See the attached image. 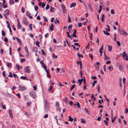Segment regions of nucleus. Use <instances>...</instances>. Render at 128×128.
I'll use <instances>...</instances> for the list:
<instances>
[{
	"label": "nucleus",
	"instance_id": "1",
	"mask_svg": "<svg viewBox=\"0 0 128 128\" xmlns=\"http://www.w3.org/2000/svg\"><path fill=\"white\" fill-rule=\"evenodd\" d=\"M49 107V105L45 103V107H44V110L45 112H47L48 111V108Z\"/></svg>",
	"mask_w": 128,
	"mask_h": 128
},
{
	"label": "nucleus",
	"instance_id": "2",
	"mask_svg": "<svg viewBox=\"0 0 128 128\" xmlns=\"http://www.w3.org/2000/svg\"><path fill=\"white\" fill-rule=\"evenodd\" d=\"M29 66H27L24 68V72L26 73H29L30 72V70L29 69Z\"/></svg>",
	"mask_w": 128,
	"mask_h": 128
},
{
	"label": "nucleus",
	"instance_id": "3",
	"mask_svg": "<svg viewBox=\"0 0 128 128\" xmlns=\"http://www.w3.org/2000/svg\"><path fill=\"white\" fill-rule=\"evenodd\" d=\"M35 94V92H32L30 94V95L31 97L34 98H36Z\"/></svg>",
	"mask_w": 128,
	"mask_h": 128
},
{
	"label": "nucleus",
	"instance_id": "4",
	"mask_svg": "<svg viewBox=\"0 0 128 128\" xmlns=\"http://www.w3.org/2000/svg\"><path fill=\"white\" fill-rule=\"evenodd\" d=\"M19 88L20 89V90L22 91H23L25 90L26 89L24 86H19Z\"/></svg>",
	"mask_w": 128,
	"mask_h": 128
},
{
	"label": "nucleus",
	"instance_id": "5",
	"mask_svg": "<svg viewBox=\"0 0 128 128\" xmlns=\"http://www.w3.org/2000/svg\"><path fill=\"white\" fill-rule=\"evenodd\" d=\"M26 16L32 19L33 18L30 15V13L28 11L26 12Z\"/></svg>",
	"mask_w": 128,
	"mask_h": 128
},
{
	"label": "nucleus",
	"instance_id": "6",
	"mask_svg": "<svg viewBox=\"0 0 128 128\" xmlns=\"http://www.w3.org/2000/svg\"><path fill=\"white\" fill-rule=\"evenodd\" d=\"M123 66L122 65H119V69L120 70L122 71L123 70Z\"/></svg>",
	"mask_w": 128,
	"mask_h": 128
},
{
	"label": "nucleus",
	"instance_id": "7",
	"mask_svg": "<svg viewBox=\"0 0 128 128\" xmlns=\"http://www.w3.org/2000/svg\"><path fill=\"white\" fill-rule=\"evenodd\" d=\"M9 112L10 117L12 118H13V116L12 114V110L10 109H9Z\"/></svg>",
	"mask_w": 128,
	"mask_h": 128
},
{
	"label": "nucleus",
	"instance_id": "8",
	"mask_svg": "<svg viewBox=\"0 0 128 128\" xmlns=\"http://www.w3.org/2000/svg\"><path fill=\"white\" fill-rule=\"evenodd\" d=\"M73 30L74 31V32L73 33V36L74 37H78L76 35V30L75 29H74Z\"/></svg>",
	"mask_w": 128,
	"mask_h": 128
},
{
	"label": "nucleus",
	"instance_id": "9",
	"mask_svg": "<svg viewBox=\"0 0 128 128\" xmlns=\"http://www.w3.org/2000/svg\"><path fill=\"white\" fill-rule=\"evenodd\" d=\"M6 65L8 67H10L12 66V64L11 63H10L8 62H6Z\"/></svg>",
	"mask_w": 128,
	"mask_h": 128
},
{
	"label": "nucleus",
	"instance_id": "10",
	"mask_svg": "<svg viewBox=\"0 0 128 128\" xmlns=\"http://www.w3.org/2000/svg\"><path fill=\"white\" fill-rule=\"evenodd\" d=\"M108 49L109 52H111L112 50V47L108 45Z\"/></svg>",
	"mask_w": 128,
	"mask_h": 128
},
{
	"label": "nucleus",
	"instance_id": "11",
	"mask_svg": "<svg viewBox=\"0 0 128 128\" xmlns=\"http://www.w3.org/2000/svg\"><path fill=\"white\" fill-rule=\"evenodd\" d=\"M76 3L75 2H73L72 3L70 4V8H72L73 7H74L76 6Z\"/></svg>",
	"mask_w": 128,
	"mask_h": 128
},
{
	"label": "nucleus",
	"instance_id": "12",
	"mask_svg": "<svg viewBox=\"0 0 128 128\" xmlns=\"http://www.w3.org/2000/svg\"><path fill=\"white\" fill-rule=\"evenodd\" d=\"M54 24H56L57 23H58L59 24H60V22L59 20H58L57 18H56L55 20L54 21Z\"/></svg>",
	"mask_w": 128,
	"mask_h": 128
},
{
	"label": "nucleus",
	"instance_id": "13",
	"mask_svg": "<svg viewBox=\"0 0 128 128\" xmlns=\"http://www.w3.org/2000/svg\"><path fill=\"white\" fill-rule=\"evenodd\" d=\"M16 38L18 43L20 44H22V42L21 40L20 39L17 37H16Z\"/></svg>",
	"mask_w": 128,
	"mask_h": 128
},
{
	"label": "nucleus",
	"instance_id": "14",
	"mask_svg": "<svg viewBox=\"0 0 128 128\" xmlns=\"http://www.w3.org/2000/svg\"><path fill=\"white\" fill-rule=\"evenodd\" d=\"M56 108H57V109L59 107V103L58 102H56Z\"/></svg>",
	"mask_w": 128,
	"mask_h": 128
},
{
	"label": "nucleus",
	"instance_id": "15",
	"mask_svg": "<svg viewBox=\"0 0 128 128\" xmlns=\"http://www.w3.org/2000/svg\"><path fill=\"white\" fill-rule=\"evenodd\" d=\"M22 27V25L20 23H18L17 25V28L18 29H20Z\"/></svg>",
	"mask_w": 128,
	"mask_h": 128
},
{
	"label": "nucleus",
	"instance_id": "16",
	"mask_svg": "<svg viewBox=\"0 0 128 128\" xmlns=\"http://www.w3.org/2000/svg\"><path fill=\"white\" fill-rule=\"evenodd\" d=\"M103 32L104 34L106 35H110V34L106 31H105L104 30Z\"/></svg>",
	"mask_w": 128,
	"mask_h": 128
},
{
	"label": "nucleus",
	"instance_id": "17",
	"mask_svg": "<svg viewBox=\"0 0 128 128\" xmlns=\"http://www.w3.org/2000/svg\"><path fill=\"white\" fill-rule=\"evenodd\" d=\"M104 14H103L102 15L101 20V21L102 22H103L104 21Z\"/></svg>",
	"mask_w": 128,
	"mask_h": 128
},
{
	"label": "nucleus",
	"instance_id": "18",
	"mask_svg": "<svg viewBox=\"0 0 128 128\" xmlns=\"http://www.w3.org/2000/svg\"><path fill=\"white\" fill-rule=\"evenodd\" d=\"M33 50L36 52H37L38 50V48L36 47H34L33 48Z\"/></svg>",
	"mask_w": 128,
	"mask_h": 128
},
{
	"label": "nucleus",
	"instance_id": "19",
	"mask_svg": "<svg viewBox=\"0 0 128 128\" xmlns=\"http://www.w3.org/2000/svg\"><path fill=\"white\" fill-rule=\"evenodd\" d=\"M91 5L89 4H88V7L89 9V10L91 11H92V8H91Z\"/></svg>",
	"mask_w": 128,
	"mask_h": 128
},
{
	"label": "nucleus",
	"instance_id": "20",
	"mask_svg": "<svg viewBox=\"0 0 128 128\" xmlns=\"http://www.w3.org/2000/svg\"><path fill=\"white\" fill-rule=\"evenodd\" d=\"M43 18L44 21H45L46 22H48V19L46 16H44Z\"/></svg>",
	"mask_w": 128,
	"mask_h": 128
},
{
	"label": "nucleus",
	"instance_id": "21",
	"mask_svg": "<svg viewBox=\"0 0 128 128\" xmlns=\"http://www.w3.org/2000/svg\"><path fill=\"white\" fill-rule=\"evenodd\" d=\"M84 110L85 112H86V114H90L88 110L86 109V108H84Z\"/></svg>",
	"mask_w": 128,
	"mask_h": 128
},
{
	"label": "nucleus",
	"instance_id": "22",
	"mask_svg": "<svg viewBox=\"0 0 128 128\" xmlns=\"http://www.w3.org/2000/svg\"><path fill=\"white\" fill-rule=\"evenodd\" d=\"M50 10V11L52 12H54V8H52V7L51 6Z\"/></svg>",
	"mask_w": 128,
	"mask_h": 128
},
{
	"label": "nucleus",
	"instance_id": "23",
	"mask_svg": "<svg viewBox=\"0 0 128 128\" xmlns=\"http://www.w3.org/2000/svg\"><path fill=\"white\" fill-rule=\"evenodd\" d=\"M76 85L74 84L72 86L70 90H72L73 89L75 88Z\"/></svg>",
	"mask_w": 128,
	"mask_h": 128
},
{
	"label": "nucleus",
	"instance_id": "24",
	"mask_svg": "<svg viewBox=\"0 0 128 128\" xmlns=\"http://www.w3.org/2000/svg\"><path fill=\"white\" fill-rule=\"evenodd\" d=\"M108 69L110 70V71H111L112 70H113V68H112V67L111 66H110L108 68Z\"/></svg>",
	"mask_w": 128,
	"mask_h": 128
},
{
	"label": "nucleus",
	"instance_id": "25",
	"mask_svg": "<svg viewBox=\"0 0 128 128\" xmlns=\"http://www.w3.org/2000/svg\"><path fill=\"white\" fill-rule=\"evenodd\" d=\"M104 123L106 125V126H108V122H107V121H106L105 120H104Z\"/></svg>",
	"mask_w": 128,
	"mask_h": 128
},
{
	"label": "nucleus",
	"instance_id": "26",
	"mask_svg": "<svg viewBox=\"0 0 128 128\" xmlns=\"http://www.w3.org/2000/svg\"><path fill=\"white\" fill-rule=\"evenodd\" d=\"M68 98L67 97H65V98L64 99V101L66 103H68Z\"/></svg>",
	"mask_w": 128,
	"mask_h": 128
},
{
	"label": "nucleus",
	"instance_id": "27",
	"mask_svg": "<svg viewBox=\"0 0 128 128\" xmlns=\"http://www.w3.org/2000/svg\"><path fill=\"white\" fill-rule=\"evenodd\" d=\"M2 34L3 36H4L6 35V34L4 31L2 30Z\"/></svg>",
	"mask_w": 128,
	"mask_h": 128
},
{
	"label": "nucleus",
	"instance_id": "28",
	"mask_svg": "<svg viewBox=\"0 0 128 128\" xmlns=\"http://www.w3.org/2000/svg\"><path fill=\"white\" fill-rule=\"evenodd\" d=\"M42 65L43 66H42V67L44 68V69L46 71V70L47 69V68L46 66L44 64Z\"/></svg>",
	"mask_w": 128,
	"mask_h": 128
},
{
	"label": "nucleus",
	"instance_id": "29",
	"mask_svg": "<svg viewBox=\"0 0 128 128\" xmlns=\"http://www.w3.org/2000/svg\"><path fill=\"white\" fill-rule=\"evenodd\" d=\"M14 0H10V4H14Z\"/></svg>",
	"mask_w": 128,
	"mask_h": 128
},
{
	"label": "nucleus",
	"instance_id": "30",
	"mask_svg": "<svg viewBox=\"0 0 128 128\" xmlns=\"http://www.w3.org/2000/svg\"><path fill=\"white\" fill-rule=\"evenodd\" d=\"M24 49L25 50L26 52L28 53V50L27 46H26L24 47Z\"/></svg>",
	"mask_w": 128,
	"mask_h": 128
},
{
	"label": "nucleus",
	"instance_id": "31",
	"mask_svg": "<svg viewBox=\"0 0 128 128\" xmlns=\"http://www.w3.org/2000/svg\"><path fill=\"white\" fill-rule=\"evenodd\" d=\"M5 13L7 15H8L9 14V11L8 10H6L5 11Z\"/></svg>",
	"mask_w": 128,
	"mask_h": 128
},
{
	"label": "nucleus",
	"instance_id": "32",
	"mask_svg": "<svg viewBox=\"0 0 128 128\" xmlns=\"http://www.w3.org/2000/svg\"><path fill=\"white\" fill-rule=\"evenodd\" d=\"M61 6L62 10L66 9L65 6L63 4H62Z\"/></svg>",
	"mask_w": 128,
	"mask_h": 128
},
{
	"label": "nucleus",
	"instance_id": "33",
	"mask_svg": "<svg viewBox=\"0 0 128 128\" xmlns=\"http://www.w3.org/2000/svg\"><path fill=\"white\" fill-rule=\"evenodd\" d=\"M68 118H69V121H70L71 122H72L73 121V119L70 116H68Z\"/></svg>",
	"mask_w": 128,
	"mask_h": 128
},
{
	"label": "nucleus",
	"instance_id": "34",
	"mask_svg": "<svg viewBox=\"0 0 128 128\" xmlns=\"http://www.w3.org/2000/svg\"><path fill=\"white\" fill-rule=\"evenodd\" d=\"M81 122H82L84 124L86 123V121L84 118L81 119Z\"/></svg>",
	"mask_w": 128,
	"mask_h": 128
},
{
	"label": "nucleus",
	"instance_id": "35",
	"mask_svg": "<svg viewBox=\"0 0 128 128\" xmlns=\"http://www.w3.org/2000/svg\"><path fill=\"white\" fill-rule=\"evenodd\" d=\"M20 78L22 79L25 80L26 78L27 77L26 76H22L20 77Z\"/></svg>",
	"mask_w": 128,
	"mask_h": 128
},
{
	"label": "nucleus",
	"instance_id": "36",
	"mask_svg": "<svg viewBox=\"0 0 128 128\" xmlns=\"http://www.w3.org/2000/svg\"><path fill=\"white\" fill-rule=\"evenodd\" d=\"M120 32L121 34L123 35H124V31L123 30H122V31L120 30Z\"/></svg>",
	"mask_w": 128,
	"mask_h": 128
},
{
	"label": "nucleus",
	"instance_id": "37",
	"mask_svg": "<svg viewBox=\"0 0 128 128\" xmlns=\"http://www.w3.org/2000/svg\"><path fill=\"white\" fill-rule=\"evenodd\" d=\"M16 68H17V69L18 70V71H20V68L19 67V65L18 64H16Z\"/></svg>",
	"mask_w": 128,
	"mask_h": 128
},
{
	"label": "nucleus",
	"instance_id": "38",
	"mask_svg": "<svg viewBox=\"0 0 128 128\" xmlns=\"http://www.w3.org/2000/svg\"><path fill=\"white\" fill-rule=\"evenodd\" d=\"M9 51H10V52H9L10 54V55H11L12 54V48H9Z\"/></svg>",
	"mask_w": 128,
	"mask_h": 128
},
{
	"label": "nucleus",
	"instance_id": "39",
	"mask_svg": "<svg viewBox=\"0 0 128 128\" xmlns=\"http://www.w3.org/2000/svg\"><path fill=\"white\" fill-rule=\"evenodd\" d=\"M80 63V69H81L82 68V64L81 61H79L78 62Z\"/></svg>",
	"mask_w": 128,
	"mask_h": 128
},
{
	"label": "nucleus",
	"instance_id": "40",
	"mask_svg": "<svg viewBox=\"0 0 128 128\" xmlns=\"http://www.w3.org/2000/svg\"><path fill=\"white\" fill-rule=\"evenodd\" d=\"M125 57H124V59L126 60H128V56L127 54H126Z\"/></svg>",
	"mask_w": 128,
	"mask_h": 128
},
{
	"label": "nucleus",
	"instance_id": "41",
	"mask_svg": "<svg viewBox=\"0 0 128 128\" xmlns=\"http://www.w3.org/2000/svg\"><path fill=\"white\" fill-rule=\"evenodd\" d=\"M25 59L24 58H22L20 60V62L22 63V62H24L25 61Z\"/></svg>",
	"mask_w": 128,
	"mask_h": 128
},
{
	"label": "nucleus",
	"instance_id": "42",
	"mask_svg": "<svg viewBox=\"0 0 128 128\" xmlns=\"http://www.w3.org/2000/svg\"><path fill=\"white\" fill-rule=\"evenodd\" d=\"M34 7L35 10L36 11H37V10L38 9V6H34Z\"/></svg>",
	"mask_w": 128,
	"mask_h": 128
},
{
	"label": "nucleus",
	"instance_id": "43",
	"mask_svg": "<svg viewBox=\"0 0 128 128\" xmlns=\"http://www.w3.org/2000/svg\"><path fill=\"white\" fill-rule=\"evenodd\" d=\"M8 76L9 77H10V78H12V73L10 72H9V74Z\"/></svg>",
	"mask_w": 128,
	"mask_h": 128
},
{
	"label": "nucleus",
	"instance_id": "44",
	"mask_svg": "<svg viewBox=\"0 0 128 128\" xmlns=\"http://www.w3.org/2000/svg\"><path fill=\"white\" fill-rule=\"evenodd\" d=\"M111 13L112 14H114V11L113 9L111 10Z\"/></svg>",
	"mask_w": 128,
	"mask_h": 128
},
{
	"label": "nucleus",
	"instance_id": "45",
	"mask_svg": "<svg viewBox=\"0 0 128 128\" xmlns=\"http://www.w3.org/2000/svg\"><path fill=\"white\" fill-rule=\"evenodd\" d=\"M126 81V79L125 78H123V83L125 85V82Z\"/></svg>",
	"mask_w": 128,
	"mask_h": 128
},
{
	"label": "nucleus",
	"instance_id": "46",
	"mask_svg": "<svg viewBox=\"0 0 128 128\" xmlns=\"http://www.w3.org/2000/svg\"><path fill=\"white\" fill-rule=\"evenodd\" d=\"M68 22H71V20H70V18L69 16V15H68Z\"/></svg>",
	"mask_w": 128,
	"mask_h": 128
},
{
	"label": "nucleus",
	"instance_id": "47",
	"mask_svg": "<svg viewBox=\"0 0 128 128\" xmlns=\"http://www.w3.org/2000/svg\"><path fill=\"white\" fill-rule=\"evenodd\" d=\"M104 96L105 98V99H106V101L107 102H109V100L108 98H106V95H104Z\"/></svg>",
	"mask_w": 128,
	"mask_h": 128
},
{
	"label": "nucleus",
	"instance_id": "48",
	"mask_svg": "<svg viewBox=\"0 0 128 128\" xmlns=\"http://www.w3.org/2000/svg\"><path fill=\"white\" fill-rule=\"evenodd\" d=\"M89 56L90 58H91V60H92L93 59V56L92 55V54H89Z\"/></svg>",
	"mask_w": 128,
	"mask_h": 128
},
{
	"label": "nucleus",
	"instance_id": "49",
	"mask_svg": "<svg viewBox=\"0 0 128 128\" xmlns=\"http://www.w3.org/2000/svg\"><path fill=\"white\" fill-rule=\"evenodd\" d=\"M66 33L67 34V36H68L69 38H70L71 39H72V38H71V36H70L68 32H66Z\"/></svg>",
	"mask_w": 128,
	"mask_h": 128
},
{
	"label": "nucleus",
	"instance_id": "50",
	"mask_svg": "<svg viewBox=\"0 0 128 128\" xmlns=\"http://www.w3.org/2000/svg\"><path fill=\"white\" fill-rule=\"evenodd\" d=\"M50 8V5L48 4H47L46 5V10H48V9H49Z\"/></svg>",
	"mask_w": 128,
	"mask_h": 128
},
{
	"label": "nucleus",
	"instance_id": "51",
	"mask_svg": "<svg viewBox=\"0 0 128 128\" xmlns=\"http://www.w3.org/2000/svg\"><path fill=\"white\" fill-rule=\"evenodd\" d=\"M104 59L106 60H109L110 59V58L107 56L104 57Z\"/></svg>",
	"mask_w": 128,
	"mask_h": 128
},
{
	"label": "nucleus",
	"instance_id": "52",
	"mask_svg": "<svg viewBox=\"0 0 128 128\" xmlns=\"http://www.w3.org/2000/svg\"><path fill=\"white\" fill-rule=\"evenodd\" d=\"M40 42H39L38 41H37L36 44V46H38V47H39L40 46V45H39V44H40Z\"/></svg>",
	"mask_w": 128,
	"mask_h": 128
},
{
	"label": "nucleus",
	"instance_id": "53",
	"mask_svg": "<svg viewBox=\"0 0 128 128\" xmlns=\"http://www.w3.org/2000/svg\"><path fill=\"white\" fill-rule=\"evenodd\" d=\"M76 103L77 104H76L77 106H78V108H80V104L79 103L77 102H76Z\"/></svg>",
	"mask_w": 128,
	"mask_h": 128
},
{
	"label": "nucleus",
	"instance_id": "54",
	"mask_svg": "<svg viewBox=\"0 0 128 128\" xmlns=\"http://www.w3.org/2000/svg\"><path fill=\"white\" fill-rule=\"evenodd\" d=\"M24 10H24V8L23 7H22V9H21V11H22V13H24Z\"/></svg>",
	"mask_w": 128,
	"mask_h": 128
},
{
	"label": "nucleus",
	"instance_id": "55",
	"mask_svg": "<svg viewBox=\"0 0 128 128\" xmlns=\"http://www.w3.org/2000/svg\"><path fill=\"white\" fill-rule=\"evenodd\" d=\"M127 54L126 53V52H123V57H125V56L126 55V54Z\"/></svg>",
	"mask_w": 128,
	"mask_h": 128
},
{
	"label": "nucleus",
	"instance_id": "56",
	"mask_svg": "<svg viewBox=\"0 0 128 128\" xmlns=\"http://www.w3.org/2000/svg\"><path fill=\"white\" fill-rule=\"evenodd\" d=\"M97 82V81L96 80H94V82H93L92 84V86H94L95 85V83H96Z\"/></svg>",
	"mask_w": 128,
	"mask_h": 128
},
{
	"label": "nucleus",
	"instance_id": "57",
	"mask_svg": "<svg viewBox=\"0 0 128 128\" xmlns=\"http://www.w3.org/2000/svg\"><path fill=\"white\" fill-rule=\"evenodd\" d=\"M101 119V117L100 116H99L98 117V118L97 119V120L98 121H100V120Z\"/></svg>",
	"mask_w": 128,
	"mask_h": 128
},
{
	"label": "nucleus",
	"instance_id": "58",
	"mask_svg": "<svg viewBox=\"0 0 128 128\" xmlns=\"http://www.w3.org/2000/svg\"><path fill=\"white\" fill-rule=\"evenodd\" d=\"M32 24H29V27L30 28V30H32Z\"/></svg>",
	"mask_w": 128,
	"mask_h": 128
},
{
	"label": "nucleus",
	"instance_id": "59",
	"mask_svg": "<svg viewBox=\"0 0 128 128\" xmlns=\"http://www.w3.org/2000/svg\"><path fill=\"white\" fill-rule=\"evenodd\" d=\"M2 74L3 76L4 77H5L6 76V74H5V71H3L2 73Z\"/></svg>",
	"mask_w": 128,
	"mask_h": 128
},
{
	"label": "nucleus",
	"instance_id": "60",
	"mask_svg": "<svg viewBox=\"0 0 128 128\" xmlns=\"http://www.w3.org/2000/svg\"><path fill=\"white\" fill-rule=\"evenodd\" d=\"M78 82L79 83V86L80 85L82 82H81V81L80 80L78 79Z\"/></svg>",
	"mask_w": 128,
	"mask_h": 128
},
{
	"label": "nucleus",
	"instance_id": "61",
	"mask_svg": "<svg viewBox=\"0 0 128 128\" xmlns=\"http://www.w3.org/2000/svg\"><path fill=\"white\" fill-rule=\"evenodd\" d=\"M26 25H27L28 24V21H26L23 22Z\"/></svg>",
	"mask_w": 128,
	"mask_h": 128
},
{
	"label": "nucleus",
	"instance_id": "62",
	"mask_svg": "<svg viewBox=\"0 0 128 128\" xmlns=\"http://www.w3.org/2000/svg\"><path fill=\"white\" fill-rule=\"evenodd\" d=\"M52 90V86H50V88L48 90V91Z\"/></svg>",
	"mask_w": 128,
	"mask_h": 128
},
{
	"label": "nucleus",
	"instance_id": "63",
	"mask_svg": "<svg viewBox=\"0 0 128 128\" xmlns=\"http://www.w3.org/2000/svg\"><path fill=\"white\" fill-rule=\"evenodd\" d=\"M36 19L38 20H40V16H38L36 17Z\"/></svg>",
	"mask_w": 128,
	"mask_h": 128
},
{
	"label": "nucleus",
	"instance_id": "64",
	"mask_svg": "<svg viewBox=\"0 0 128 128\" xmlns=\"http://www.w3.org/2000/svg\"><path fill=\"white\" fill-rule=\"evenodd\" d=\"M125 113L126 114H128V109L126 108L125 110Z\"/></svg>",
	"mask_w": 128,
	"mask_h": 128
}]
</instances>
